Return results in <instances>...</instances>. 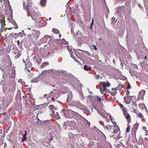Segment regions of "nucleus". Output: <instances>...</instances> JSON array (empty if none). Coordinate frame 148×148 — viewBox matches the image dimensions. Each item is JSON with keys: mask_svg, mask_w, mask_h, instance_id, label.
Returning a JSON list of instances; mask_svg holds the SVG:
<instances>
[{"mask_svg": "<svg viewBox=\"0 0 148 148\" xmlns=\"http://www.w3.org/2000/svg\"><path fill=\"white\" fill-rule=\"evenodd\" d=\"M61 112L63 113L65 117L68 118H72L77 114V113L74 111L67 109H63Z\"/></svg>", "mask_w": 148, "mask_h": 148, "instance_id": "obj_1", "label": "nucleus"}, {"mask_svg": "<svg viewBox=\"0 0 148 148\" xmlns=\"http://www.w3.org/2000/svg\"><path fill=\"white\" fill-rule=\"evenodd\" d=\"M25 60H23V61L25 65L26 72L29 76L30 77H32L33 75V74L32 73H30L31 70L32 71V69L31 68L32 67V63L26 58L25 59Z\"/></svg>", "mask_w": 148, "mask_h": 148, "instance_id": "obj_2", "label": "nucleus"}, {"mask_svg": "<svg viewBox=\"0 0 148 148\" xmlns=\"http://www.w3.org/2000/svg\"><path fill=\"white\" fill-rule=\"evenodd\" d=\"M52 95V99H54V100H55V99H57L59 96L58 94L56 92V90H53L50 93L48 94H45L44 95V97H46L47 100H48L49 99V98L51 97Z\"/></svg>", "mask_w": 148, "mask_h": 148, "instance_id": "obj_3", "label": "nucleus"}, {"mask_svg": "<svg viewBox=\"0 0 148 148\" xmlns=\"http://www.w3.org/2000/svg\"><path fill=\"white\" fill-rule=\"evenodd\" d=\"M76 36L75 37V40L77 41L78 43H80L82 40V39L84 38V36L82 34L80 31H77L76 33Z\"/></svg>", "mask_w": 148, "mask_h": 148, "instance_id": "obj_4", "label": "nucleus"}, {"mask_svg": "<svg viewBox=\"0 0 148 148\" xmlns=\"http://www.w3.org/2000/svg\"><path fill=\"white\" fill-rule=\"evenodd\" d=\"M101 84L102 85V88H103V89L101 88L100 90V91L101 93H103V90H105L106 87H109L111 85L110 83L109 82H102L101 83Z\"/></svg>", "mask_w": 148, "mask_h": 148, "instance_id": "obj_5", "label": "nucleus"}, {"mask_svg": "<svg viewBox=\"0 0 148 148\" xmlns=\"http://www.w3.org/2000/svg\"><path fill=\"white\" fill-rule=\"evenodd\" d=\"M56 110H51V112L50 113V114L52 117L56 119H58L60 118V117L58 113L57 112H55Z\"/></svg>", "mask_w": 148, "mask_h": 148, "instance_id": "obj_6", "label": "nucleus"}, {"mask_svg": "<svg viewBox=\"0 0 148 148\" xmlns=\"http://www.w3.org/2000/svg\"><path fill=\"white\" fill-rule=\"evenodd\" d=\"M72 98V93L71 91H70L68 95L66 100V102L69 104V101Z\"/></svg>", "mask_w": 148, "mask_h": 148, "instance_id": "obj_7", "label": "nucleus"}, {"mask_svg": "<svg viewBox=\"0 0 148 148\" xmlns=\"http://www.w3.org/2000/svg\"><path fill=\"white\" fill-rule=\"evenodd\" d=\"M78 105H77L78 108L80 109L86 111L87 110V108L86 106L84 105L83 104H82L80 103H78Z\"/></svg>", "mask_w": 148, "mask_h": 148, "instance_id": "obj_8", "label": "nucleus"}, {"mask_svg": "<svg viewBox=\"0 0 148 148\" xmlns=\"http://www.w3.org/2000/svg\"><path fill=\"white\" fill-rule=\"evenodd\" d=\"M32 34L34 37L36 38V39H37L38 38L40 34V32L38 31L35 30L34 31V32H33Z\"/></svg>", "mask_w": 148, "mask_h": 148, "instance_id": "obj_9", "label": "nucleus"}, {"mask_svg": "<svg viewBox=\"0 0 148 148\" xmlns=\"http://www.w3.org/2000/svg\"><path fill=\"white\" fill-rule=\"evenodd\" d=\"M117 9V12L118 13H120L121 12H123L125 10V7L122 6L120 7H119L117 8H116Z\"/></svg>", "mask_w": 148, "mask_h": 148, "instance_id": "obj_10", "label": "nucleus"}, {"mask_svg": "<svg viewBox=\"0 0 148 148\" xmlns=\"http://www.w3.org/2000/svg\"><path fill=\"white\" fill-rule=\"evenodd\" d=\"M5 21L3 19H1L0 18V23L1 25V32H2L4 30V27H5V24H4Z\"/></svg>", "mask_w": 148, "mask_h": 148, "instance_id": "obj_11", "label": "nucleus"}, {"mask_svg": "<svg viewBox=\"0 0 148 148\" xmlns=\"http://www.w3.org/2000/svg\"><path fill=\"white\" fill-rule=\"evenodd\" d=\"M124 115L126 119L128 122V125L129 123L131 121V117L129 114L128 113H126V114H124Z\"/></svg>", "mask_w": 148, "mask_h": 148, "instance_id": "obj_12", "label": "nucleus"}, {"mask_svg": "<svg viewBox=\"0 0 148 148\" xmlns=\"http://www.w3.org/2000/svg\"><path fill=\"white\" fill-rule=\"evenodd\" d=\"M145 93V90H141L139 93L138 96L141 98H143V97Z\"/></svg>", "mask_w": 148, "mask_h": 148, "instance_id": "obj_13", "label": "nucleus"}, {"mask_svg": "<svg viewBox=\"0 0 148 148\" xmlns=\"http://www.w3.org/2000/svg\"><path fill=\"white\" fill-rule=\"evenodd\" d=\"M97 111L100 114L101 116H102L103 117H104L105 119H107V117H106L105 115L103 113V112H104V110H103L101 111H99V110H97Z\"/></svg>", "mask_w": 148, "mask_h": 148, "instance_id": "obj_14", "label": "nucleus"}, {"mask_svg": "<svg viewBox=\"0 0 148 148\" xmlns=\"http://www.w3.org/2000/svg\"><path fill=\"white\" fill-rule=\"evenodd\" d=\"M48 36V35L45 36L43 38H42L40 40L43 43L46 42L47 41V37Z\"/></svg>", "mask_w": 148, "mask_h": 148, "instance_id": "obj_15", "label": "nucleus"}, {"mask_svg": "<svg viewBox=\"0 0 148 148\" xmlns=\"http://www.w3.org/2000/svg\"><path fill=\"white\" fill-rule=\"evenodd\" d=\"M46 0H41L40 1V5L42 6H44L46 4Z\"/></svg>", "mask_w": 148, "mask_h": 148, "instance_id": "obj_16", "label": "nucleus"}, {"mask_svg": "<svg viewBox=\"0 0 148 148\" xmlns=\"http://www.w3.org/2000/svg\"><path fill=\"white\" fill-rule=\"evenodd\" d=\"M68 89L67 87H64L63 88L62 92L63 93H66L68 92Z\"/></svg>", "mask_w": 148, "mask_h": 148, "instance_id": "obj_17", "label": "nucleus"}, {"mask_svg": "<svg viewBox=\"0 0 148 148\" xmlns=\"http://www.w3.org/2000/svg\"><path fill=\"white\" fill-rule=\"evenodd\" d=\"M66 12L67 14H70L71 13V8L69 6L67 8V9L66 10Z\"/></svg>", "mask_w": 148, "mask_h": 148, "instance_id": "obj_18", "label": "nucleus"}, {"mask_svg": "<svg viewBox=\"0 0 148 148\" xmlns=\"http://www.w3.org/2000/svg\"><path fill=\"white\" fill-rule=\"evenodd\" d=\"M71 58H73L76 62H77L79 63H80V62L77 60L75 57H74L72 53H71Z\"/></svg>", "mask_w": 148, "mask_h": 148, "instance_id": "obj_19", "label": "nucleus"}, {"mask_svg": "<svg viewBox=\"0 0 148 148\" xmlns=\"http://www.w3.org/2000/svg\"><path fill=\"white\" fill-rule=\"evenodd\" d=\"M84 69L86 71H89L91 70V67H88L86 65H85L84 66Z\"/></svg>", "mask_w": 148, "mask_h": 148, "instance_id": "obj_20", "label": "nucleus"}, {"mask_svg": "<svg viewBox=\"0 0 148 148\" xmlns=\"http://www.w3.org/2000/svg\"><path fill=\"white\" fill-rule=\"evenodd\" d=\"M119 130V128L117 127H115L113 131V133L114 134L117 133L118 132Z\"/></svg>", "mask_w": 148, "mask_h": 148, "instance_id": "obj_21", "label": "nucleus"}, {"mask_svg": "<svg viewBox=\"0 0 148 148\" xmlns=\"http://www.w3.org/2000/svg\"><path fill=\"white\" fill-rule=\"evenodd\" d=\"M52 31L54 33L56 34H58L60 33V31L56 29H53Z\"/></svg>", "mask_w": 148, "mask_h": 148, "instance_id": "obj_22", "label": "nucleus"}, {"mask_svg": "<svg viewBox=\"0 0 148 148\" xmlns=\"http://www.w3.org/2000/svg\"><path fill=\"white\" fill-rule=\"evenodd\" d=\"M61 42L62 44H64L65 45H67L68 44V42H67L65 40L64 38L61 40Z\"/></svg>", "mask_w": 148, "mask_h": 148, "instance_id": "obj_23", "label": "nucleus"}, {"mask_svg": "<svg viewBox=\"0 0 148 148\" xmlns=\"http://www.w3.org/2000/svg\"><path fill=\"white\" fill-rule=\"evenodd\" d=\"M68 49V51L70 52V54H71V53H73V52L71 51L72 50L71 47H70L69 45L67 46H66Z\"/></svg>", "mask_w": 148, "mask_h": 148, "instance_id": "obj_24", "label": "nucleus"}, {"mask_svg": "<svg viewBox=\"0 0 148 148\" xmlns=\"http://www.w3.org/2000/svg\"><path fill=\"white\" fill-rule=\"evenodd\" d=\"M38 81H39V79L38 77H36L34 79L32 80V81L33 82L36 83H37Z\"/></svg>", "mask_w": 148, "mask_h": 148, "instance_id": "obj_25", "label": "nucleus"}, {"mask_svg": "<svg viewBox=\"0 0 148 148\" xmlns=\"http://www.w3.org/2000/svg\"><path fill=\"white\" fill-rule=\"evenodd\" d=\"M49 108L51 110H51H56V109L54 108L53 106L52 105H49Z\"/></svg>", "mask_w": 148, "mask_h": 148, "instance_id": "obj_26", "label": "nucleus"}, {"mask_svg": "<svg viewBox=\"0 0 148 148\" xmlns=\"http://www.w3.org/2000/svg\"><path fill=\"white\" fill-rule=\"evenodd\" d=\"M136 114L137 115V116L139 117L140 118H143V116L142 114L139 112H138V113H137Z\"/></svg>", "mask_w": 148, "mask_h": 148, "instance_id": "obj_27", "label": "nucleus"}, {"mask_svg": "<svg viewBox=\"0 0 148 148\" xmlns=\"http://www.w3.org/2000/svg\"><path fill=\"white\" fill-rule=\"evenodd\" d=\"M96 77L97 79H101L102 78V75L101 74H98L96 75Z\"/></svg>", "mask_w": 148, "mask_h": 148, "instance_id": "obj_28", "label": "nucleus"}, {"mask_svg": "<svg viewBox=\"0 0 148 148\" xmlns=\"http://www.w3.org/2000/svg\"><path fill=\"white\" fill-rule=\"evenodd\" d=\"M95 98H97L98 100L100 101H102L104 99L103 98H101L97 96H95Z\"/></svg>", "mask_w": 148, "mask_h": 148, "instance_id": "obj_29", "label": "nucleus"}, {"mask_svg": "<svg viewBox=\"0 0 148 148\" xmlns=\"http://www.w3.org/2000/svg\"><path fill=\"white\" fill-rule=\"evenodd\" d=\"M122 88V86L121 85L118 86L117 87H116L114 88L115 90H118Z\"/></svg>", "mask_w": 148, "mask_h": 148, "instance_id": "obj_30", "label": "nucleus"}, {"mask_svg": "<svg viewBox=\"0 0 148 148\" xmlns=\"http://www.w3.org/2000/svg\"><path fill=\"white\" fill-rule=\"evenodd\" d=\"M17 50V51L18 52V55H16V58H18L21 55V53L20 52L19 50Z\"/></svg>", "mask_w": 148, "mask_h": 148, "instance_id": "obj_31", "label": "nucleus"}, {"mask_svg": "<svg viewBox=\"0 0 148 148\" xmlns=\"http://www.w3.org/2000/svg\"><path fill=\"white\" fill-rule=\"evenodd\" d=\"M123 114L127 113L126 108H123L122 109Z\"/></svg>", "mask_w": 148, "mask_h": 148, "instance_id": "obj_32", "label": "nucleus"}, {"mask_svg": "<svg viewBox=\"0 0 148 148\" xmlns=\"http://www.w3.org/2000/svg\"><path fill=\"white\" fill-rule=\"evenodd\" d=\"M27 139V137L26 136H23V137L22 138V141L23 142L24 141Z\"/></svg>", "mask_w": 148, "mask_h": 148, "instance_id": "obj_33", "label": "nucleus"}, {"mask_svg": "<svg viewBox=\"0 0 148 148\" xmlns=\"http://www.w3.org/2000/svg\"><path fill=\"white\" fill-rule=\"evenodd\" d=\"M46 65V62H44L40 66V67L42 68H43Z\"/></svg>", "mask_w": 148, "mask_h": 148, "instance_id": "obj_34", "label": "nucleus"}, {"mask_svg": "<svg viewBox=\"0 0 148 148\" xmlns=\"http://www.w3.org/2000/svg\"><path fill=\"white\" fill-rule=\"evenodd\" d=\"M112 18V23L113 24L115 23L116 22V18L114 17H113Z\"/></svg>", "mask_w": 148, "mask_h": 148, "instance_id": "obj_35", "label": "nucleus"}, {"mask_svg": "<svg viewBox=\"0 0 148 148\" xmlns=\"http://www.w3.org/2000/svg\"><path fill=\"white\" fill-rule=\"evenodd\" d=\"M22 79H19L18 80V82H20L21 84H24L25 83V82H22Z\"/></svg>", "mask_w": 148, "mask_h": 148, "instance_id": "obj_36", "label": "nucleus"}, {"mask_svg": "<svg viewBox=\"0 0 148 148\" xmlns=\"http://www.w3.org/2000/svg\"><path fill=\"white\" fill-rule=\"evenodd\" d=\"M130 127L129 126H128L126 129V132H128L130 131Z\"/></svg>", "mask_w": 148, "mask_h": 148, "instance_id": "obj_37", "label": "nucleus"}, {"mask_svg": "<svg viewBox=\"0 0 148 148\" xmlns=\"http://www.w3.org/2000/svg\"><path fill=\"white\" fill-rule=\"evenodd\" d=\"M107 115L108 116H110V119L112 121V117L111 116V115L108 113H107Z\"/></svg>", "mask_w": 148, "mask_h": 148, "instance_id": "obj_38", "label": "nucleus"}, {"mask_svg": "<svg viewBox=\"0 0 148 148\" xmlns=\"http://www.w3.org/2000/svg\"><path fill=\"white\" fill-rule=\"evenodd\" d=\"M133 66L134 68L135 69H137L138 68V66L137 65L135 64H133Z\"/></svg>", "mask_w": 148, "mask_h": 148, "instance_id": "obj_39", "label": "nucleus"}, {"mask_svg": "<svg viewBox=\"0 0 148 148\" xmlns=\"http://www.w3.org/2000/svg\"><path fill=\"white\" fill-rule=\"evenodd\" d=\"M139 107L141 108V107H143L145 106V105L144 104H140L139 105Z\"/></svg>", "mask_w": 148, "mask_h": 148, "instance_id": "obj_40", "label": "nucleus"}, {"mask_svg": "<svg viewBox=\"0 0 148 148\" xmlns=\"http://www.w3.org/2000/svg\"><path fill=\"white\" fill-rule=\"evenodd\" d=\"M31 101L32 103H35V100L33 98H32L31 100Z\"/></svg>", "mask_w": 148, "mask_h": 148, "instance_id": "obj_41", "label": "nucleus"}, {"mask_svg": "<svg viewBox=\"0 0 148 148\" xmlns=\"http://www.w3.org/2000/svg\"><path fill=\"white\" fill-rule=\"evenodd\" d=\"M14 27L15 29H17L18 28V26L16 24L15 25H14Z\"/></svg>", "mask_w": 148, "mask_h": 148, "instance_id": "obj_42", "label": "nucleus"}, {"mask_svg": "<svg viewBox=\"0 0 148 148\" xmlns=\"http://www.w3.org/2000/svg\"><path fill=\"white\" fill-rule=\"evenodd\" d=\"M79 103V102H75V106H76V107L78 108V106H77V105H78V103Z\"/></svg>", "mask_w": 148, "mask_h": 148, "instance_id": "obj_43", "label": "nucleus"}, {"mask_svg": "<svg viewBox=\"0 0 148 148\" xmlns=\"http://www.w3.org/2000/svg\"><path fill=\"white\" fill-rule=\"evenodd\" d=\"M133 112L134 113H136V114H137V113H138V112L135 109H134Z\"/></svg>", "mask_w": 148, "mask_h": 148, "instance_id": "obj_44", "label": "nucleus"}, {"mask_svg": "<svg viewBox=\"0 0 148 148\" xmlns=\"http://www.w3.org/2000/svg\"><path fill=\"white\" fill-rule=\"evenodd\" d=\"M99 123L101 124L102 125H103L104 126V125H103V122L101 121H100L99 122Z\"/></svg>", "mask_w": 148, "mask_h": 148, "instance_id": "obj_45", "label": "nucleus"}, {"mask_svg": "<svg viewBox=\"0 0 148 148\" xmlns=\"http://www.w3.org/2000/svg\"><path fill=\"white\" fill-rule=\"evenodd\" d=\"M27 135V131L26 130H25V134L23 135L25 136H26Z\"/></svg>", "mask_w": 148, "mask_h": 148, "instance_id": "obj_46", "label": "nucleus"}, {"mask_svg": "<svg viewBox=\"0 0 148 148\" xmlns=\"http://www.w3.org/2000/svg\"><path fill=\"white\" fill-rule=\"evenodd\" d=\"M84 98H85V97H84V96L83 95H82V98H81V99L82 100H83L84 99Z\"/></svg>", "mask_w": 148, "mask_h": 148, "instance_id": "obj_47", "label": "nucleus"}, {"mask_svg": "<svg viewBox=\"0 0 148 148\" xmlns=\"http://www.w3.org/2000/svg\"><path fill=\"white\" fill-rule=\"evenodd\" d=\"M138 6L139 7L140 9L142 8V7L141 5L140 4H139L138 5Z\"/></svg>", "mask_w": 148, "mask_h": 148, "instance_id": "obj_48", "label": "nucleus"}, {"mask_svg": "<svg viewBox=\"0 0 148 148\" xmlns=\"http://www.w3.org/2000/svg\"><path fill=\"white\" fill-rule=\"evenodd\" d=\"M93 47H94V49L95 50H97V47L95 45H94Z\"/></svg>", "mask_w": 148, "mask_h": 148, "instance_id": "obj_49", "label": "nucleus"}, {"mask_svg": "<svg viewBox=\"0 0 148 148\" xmlns=\"http://www.w3.org/2000/svg\"><path fill=\"white\" fill-rule=\"evenodd\" d=\"M93 19H92V22L91 23V24H90V25H92V24H93Z\"/></svg>", "mask_w": 148, "mask_h": 148, "instance_id": "obj_50", "label": "nucleus"}, {"mask_svg": "<svg viewBox=\"0 0 148 148\" xmlns=\"http://www.w3.org/2000/svg\"><path fill=\"white\" fill-rule=\"evenodd\" d=\"M129 93H130V92L128 90H127V95L128 96L129 95Z\"/></svg>", "mask_w": 148, "mask_h": 148, "instance_id": "obj_51", "label": "nucleus"}, {"mask_svg": "<svg viewBox=\"0 0 148 148\" xmlns=\"http://www.w3.org/2000/svg\"><path fill=\"white\" fill-rule=\"evenodd\" d=\"M108 126H106L105 127H106V128L107 129V130H109V128L108 127Z\"/></svg>", "mask_w": 148, "mask_h": 148, "instance_id": "obj_52", "label": "nucleus"}, {"mask_svg": "<svg viewBox=\"0 0 148 148\" xmlns=\"http://www.w3.org/2000/svg\"><path fill=\"white\" fill-rule=\"evenodd\" d=\"M13 25H15L16 24V23L15 22H14H14H13Z\"/></svg>", "mask_w": 148, "mask_h": 148, "instance_id": "obj_53", "label": "nucleus"}, {"mask_svg": "<svg viewBox=\"0 0 148 148\" xmlns=\"http://www.w3.org/2000/svg\"><path fill=\"white\" fill-rule=\"evenodd\" d=\"M123 105H120V107H121V108H124L123 107Z\"/></svg>", "mask_w": 148, "mask_h": 148, "instance_id": "obj_54", "label": "nucleus"}, {"mask_svg": "<svg viewBox=\"0 0 148 148\" xmlns=\"http://www.w3.org/2000/svg\"><path fill=\"white\" fill-rule=\"evenodd\" d=\"M25 2L24 1L23 2V6H24H24L25 5Z\"/></svg>", "mask_w": 148, "mask_h": 148, "instance_id": "obj_55", "label": "nucleus"}, {"mask_svg": "<svg viewBox=\"0 0 148 148\" xmlns=\"http://www.w3.org/2000/svg\"><path fill=\"white\" fill-rule=\"evenodd\" d=\"M71 33H72V34H74V32H73L72 31V29H71Z\"/></svg>", "mask_w": 148, "mask_h": 148, "instance_id": "obj_56", "label": "nucleus"}, {"mask_svg": "<svg viewBox=\"0 0 148 148\" xmlns=\"http://www.w3.org/2000/svg\"><path fill=\"white\" fill-rule=\"evenodd\" d=\"M88 55L89 56H91V55L89 53H88Z\"/></svg>", "mask_w": 148, "mask_h": 148, "instance_id": "obj_57", "label": "nucleus"}, {"mask_svg": "<svg viewBox=\"0 0 148 148\" xmlns=\"http://www.w3.org/2000/svg\"><path fill=\"white\" fill-rule=\"evenodd\" d=\"M32 1H31V0H29V3H32Z\"/></svg>", "mask_w": 148, "mask_h": 148, "instance_id": "obj_58", "label": "nucleus"}, {"mask_svg": "<svg viewBox=\"0 0 148 148\" xmlns=\"http://www.w3.org/2000/svg\"><path fill=\"white\" fill-rule=\"evenodd\" d=\"M131 86H128V89H130L131 88Z\"/></svg>", "mask_w": 148, "mask_h": 148, "instance_id": "obj_59", "label": "nucleus"}, {"mask_svg": "<svg viewBox=\"0 0 148 148\" xmlns=\"http://www.w3.org/2000/svg\"><path fill=\"white\" fill-rule=\"evenodd\" d=\"M0 132H1V133H2V130H1V131H0Z\"/></svg>", "mask_w": 148, "mask_h": 148, "instance_id": "obj_60", "label": "nucleus"}, {"mask_svg": "<svg viewBox=\"0 0 148 148\" xmlns=\"http://www.w3.org/2000/svg\"><path fill=\"white\" fill-rule=\"evenodd\" d=\"M121 66L123 67V64H122V62L121 63Z\"/></svg>", "mask_w": 148, "mask_h": 148, "instance_id": "obj_61", "label": "nucleus"}, {"mask_svg": "<svg viewBox=\"0 0 148 148\" xmlns=\"http://www.w3.org/2000/svg\"><path fill=\"white\" fill-rule=\"evenodd\" d=\"M90 27L91 28V29H92V25H90Z\"/></svg>", "mask_w": 148, "mask_h": 148, "instance_id": "obj_62", "label": "nucleus"}, {"mask_svg": "<svg viewBox=\"0 0 148 148\" xmlns=\"http://www.w3.org/2000/svg\"><path fill=\"white\" fill-rule=\"evenodd\" d=\"M59 36L60 38L61 36V34H59Z\"/></svg>", "mask_w": 148, "mask_h": 148, "instance_id": "obj_63", "label": "nucleus"}, {"mask_svg": "<svg viewBox=\"0 0 148 148\" xmlns=\"http://www.w3.org/2000/svg\"><path fill=\"white\" fill-rule=\"evenodd\" d=\"M115 62V60L114 59L113 60V62L114 63Z\"/></svg>", "mask_w": 148, "mask_h": 148, "instance_id": "obj_64", "label": "nucleus"}]
</instances>
